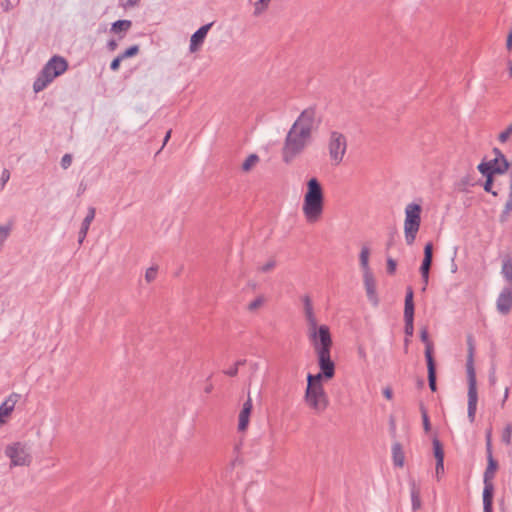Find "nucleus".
I'll return each instance as SVG.
<instances>
[{
	"mask_svg": "<svg viewBox=\"0 0 512 512\" xmlns=\"http://www.w3.org/2000/svg\"><path fill=\"white\" fill-rule=\"evenodd\" d=\"M321 123L316 106L304 109L290 127L282 147V160L289 164L299 156L312 141V135Z\"/></svg>",
	"mask_w": 512,
	"mask_h": 512,
	"instance_id": "nucleus-1",
	"label": "nucleus"
},
{
	"mask_svg": "<svg viewBox=\"0 0 512 512\" xmlns=\"http://www.w3.org/2000/svg\"><path fill=\"white\" fill-rule=\"evenodd\" d=\"M307 190L304 194L302 211L308 223L319 221L324 210V190L315 177L306 183Z\"/></svg>",
	"mask_w": 512,
	"mask_h": 512,
	"instance_id": "nucleus-2",
	"label": "nucleus"
},
{
	"mask_svg": "<svg viewBox=\"0 0 512 512\" xmlns=\"http://www.w3.org/2000/svg\"><path fill=\"white\" fill-rule=\"evenodd\" d=\"M467 346H468V355L466 361V372H467V380H468V409L467 416L471 423L474 422L476 411H477V402H478V392H477V380L476 373L474 368V354H475V342L472 335L467 336Z\"/></svg>",
	"mask_w": 512,
	"mask_h": 512,
	"instance_id": "nucleus-3",
	"label": "nucleus"
},
{
	"mask_svg": "<svg viewBox=\"0 0 512 512\" xmlns=\"http://www.w3.org/2000/svg\"><path fill=\"white\" fill-rule=\"evenodd\" d=\"M318 336L320 337V341L311 343L317 354L320 368V372L316 375H321V380L323 378L331 379L335 375V364L330 356L333 344L331 334H328L325 329H322Z\"/></svg>",
	"mask_w": 512,
	"mask_h": 512,
	"instance_id": "nucleus-4",
	"label": "nucleus"
},
{
	"mask_svg": "<svg viewBox=\"0 0 512 512\" xmlns=\"http://www.w3.org/2000/svg\"><path fill=\"white\" fill-rule=\"evenodd\" d=\"M305 402L316 413H322L328 407L329 400L321 381V375L310 373L307 375Z\"/></svg>",
	"mask_w": 512,
	"mask_h": 512,
	"instance_id": "nucleus-5",
	"label": "nucleus"
},
{
	"mask_svg": "<svg viewBox=\"0 0 512 512\" xmlns=\"http://www.w3.org/2000/svg\"><path fill=\"white\" fill-rule=\"evenodd\" d=\"M68 69V62L65 58L55 55L42 68L38 77L33 83L34 92L44 90L56 77Z\"/></svg>",
	"mask_w": 512,
	"mask_h": 512,
	"instance_id": "nucleus-6",
	"label": "nucleus"
},
{
	"mask_svg": "<svg viewBox=\"0 0 512 512\" xmlns=\"http://www.w3.org/2000/svg\"><path fill=\"white\" fill-rule=\"evenodd\" d=\"M487 467L483 474V510L484 512H493V495L494 484L493 480L499 468L498 461L493 457V453H486Z\"/></svg>",
	"mask_w": 512,
	"mask_h": 512,
	"instance_id": "nucleus-7",
	"label": "nucleus"
},
{
	"mask_svg": "<svg viewBox=\"0 0 512 512\" xmlns=\"http://www.w3.org/2000/svg\"><path fill=\"white\" fill-rule=\"evenodd\" d=\"M421 211V206L416 203H410L405 208L404 234L408 245L415 242L421 224Z\"/></svg>",
	"mask_w": 512,
	"mask_h": 512,
	"instance_id": "nucleus-8",
	"label": "nucleus"
},
{
	"mask_svg": "<svg viewBox=\"0 0 512 512\" xmlns=\"http://www.w3.org/2000/svg\"><path fill=\"white\" fill-rule=\"evenodd\" d=\"M347 147V138L343 133L336 130L330 132L327 148L332 165L338 166L342 163Z\"/></svg>",
	"mask_w": 512,
	"mask_h": 512,
	"instance_id": "nucleus-9",
	"label": "nucleus"
},
{
	"mask_svg": "<svg viewBox=\"0 0 512 512\" xmlns=\"http://www.w3.org/2000/svg\"><path fill=\"white\" fill-rule=\"evenodd\" d=\"M304 304V314L308 325V337L311 343L320 341V337L318 336L322 329H325L328 334L330 333V329L327 325H317V319L314 314L313 304L308 295L303 297Z\"/></svg>",
	"mask_w": 512,
	"mask_h": 512,
	"instance_id": "nucleus-10",
	"label": "nucleus"
},
{
	"mask_svg": "<svg viewBox=\"0 0 512 512\" xmlns=\"http://www.w3.org/2000/svg\"><path fill=\"white\" fill-rule=\"evenodd\" d=\"M5 455L10 458L11 466H28L31 463V455L28 453L26 445L21 442L8 445Z\"/></svg>",
	"mask_w": 512,
	"mask_h": 512,
	"instance_id": "nucleus-11",
	"label": "nucleus"
},
{
	"mask_svg": "<svg viewBox=\"0 0 512 512\" xmlns=\"http://www.w3.org/2000/svg\"><path fill=\"white\" fill-rule=\"evenodd\" d=\"M413 289L412 287H407L406 296H405V305H404V321L405 327L404 332L407 337H411L414 333V302H413Z\"/></svg>",
	"mask_w": 512,
	"mask_h": 512,
	"instance_id": "nucleus-12",
	"label": "nucleus"
},
{
	"mask_svg": "<svg viewBox=\"0 0 512 512\" xmlns=\"http://www.w3.org/2000/svg\"><path fill=\"white\" fill-rule=\"evenodd\" d=\"M432 261H433V244H432V242H428L424 246V258H423L422 264L420 266V274H421L422 281L424 283V286L422 288L423 291L426 289V286L428 285V282H429V273H430Z\"/></svg>",
	"mask_w": 512,
	"mask_h": 512,
	"instance_id": "nucleus-13",
	"label": "nucleus"
},
{
	"mask_svg": "<svg viewBox=\"0 0 512 512\" xmlns=\"http://www.w3.org/2000/svg\"><path fill=\"white\" fill-rule=\"evenodd\" d=\"M432 261H433V244H432V242H428L424 246V258H423L422 264L420 266V274H421L422 281L424 283V286L422 288L423 291L426 289V286L428 285V282H429V273H430Z\"/></svg>",
	"mask_w": 512,
	"mask_h": 512,
	"instance_id": "nucleus-14",
	"label": "nucleus"
},
{
	"mask_svg": "<svg viewBox=\"0 0 512 512\" xmlns=\"http://www.w3.org/2000/svg\"><path fill=\"white\" fill-rule=\"evenodd\" d=\"M432 261H433V244H432V242H428L424 246V258H423L422 264L420 266V274H421L422 281L424 283V286L422 288L423 291L426 289V286L428 285V282H429V273H430Z\"/></svg>",
	"mask_w": 512,
	"mask_h": 512,
	"instance_id": "nucleus-15",
	"label": "nucleus"
},
{
	"mask_svg": "<svg viewBox=\"0 0 512 512\" xmlns=\"http://www.w3.org/2000/svg\"><path fill=\"white\" fill-rule=\"evenodd\" d=\"M496 307L500 314L507 315L512 310V286L504 287L500 292Z\"/></svg>",
	"mask_w": 512,
	"mask_h": 512,
	"instance_id": "nucleus-16",
	"label": "nucleus"
},
{
	"mask_svg": "<svg viewBox=\"0 0 512 512\" xmlns=\"http://www.w3.org/2000/svg\"><path fill=\"white\" fill-rule=\"evenodd\" d=\"M363 280L368 300L372 303L373 306H377L379 304V298L376 291V280L373 276V273H364Z\"/></svg>",
	"mask_w": 512,
	"mask_h": 512,
	"instance_id": "nucleus-17",
	"label": "nucleus"
},
{
	"mask_svg": "<svg viewBox=\"0 0 512 512\" xmlns=\"http://www.w3.org/2000/svg\"><path fill=\"white\" fill-rule=\"evenodd\" d=\"M213 22L208 23L206 25L201 26L192 36L190 39V46L189 50L190 52H196L200 49L202 46L208 31L212 27Z\"/></svg>",
	"mask_w": 512,
	"mask_h": 512,
	"instance_id": "nucleus-18",
	"label": "nucleus"
},
{
	"mask_svg": "<svg viewBox=\"0 0 512 512\" xmlns=\"http://www.w3.org/2000/svg\"><path fill=\"white\" fill-rule=\"evenodd\" d=\"M510 163L503 162L502 167H493L491 160L481 162L477 169L485 177H494L495 174H504L509 170Z\"/></svg>",
	"mask_w": 512,
	"mask_h": 512,
	"instance_id": "nucleus-19",
	"label": "nucleus"
},
{
	"mask_svg": "<svg viewBox=\"0 0 512 512\" xmlns=\"http://www.w3.org/2000/svg\"><path fill=\"white\" fill-rule=\"evenodd\" d=\"M252 409V399L248 395V399L244 402L242 410L239 413L238 430L240 432H244L247 429Z\"/></svg>",
	"mask_w": 512,
	"mask_h": 512,
	"instance_id": "nucleus-20",
	"label": "nucleus"
},
{
	"mask_svg": "<svg viewBox=\"0 0 512 512\" xmlns=\"http://www.w3.org/2000/svg\"><path fill=\"white\" fill-rule=\"evenodd\" d=\"M19 394L12 393L1 405H0V425L5 423L4 417L9 416L19 399Z\"/></svg>",
	"mask_w": 512,
	"mask_h": 512,
	"instance_id": "nucleus-21",
	"label": "nucleus"
},
{
	"mask_svg": "<svg viewBox=\"0 0 512 512\" xmlns=\"http://www.w3.org/2000/svg\"><path fill=\"white\" fill-rule=\"evenodd\" d=\"M95 214H96V209L94 207H89L87 215L84 218V220L82 221L81 228H80V231L78 234V243L79 244H82L83 241L85 240L88 230H89V227H90V224L92 223V221L95 218Z\"/></svg>",
	"mask_w": 512,
	"mask_h": 512,
	"instance_id": "nucleus-22",
	"label": "nucleus"
},
{
	"mask_svg": "<svg viewBox=\"0 0 512 512\" xmlns=\"http://www.w3.org/2000/svg\"><path fill=\"white\" fill-rule=\"evenodd\" d=\"M131 20H117L112 23L110 32L118 35L119 39H123L125 34L131 29Z\"/></svg>",
	"mask_w": 512,
	"mask_h": 512,
	"instance_id": "nucleus-23",
	"label": "nucleus"
},
{
	"mask_svg": "<svg viewBox=\"0 0 512 512\" xmlns=\"http://www.w3.org/2000/svg\"><path fill=\"white\" fill-rule=\"evenodd\" d=\"M427 370H428V384L432 392L437 390L436 384V363L434 358L428 357Z\"/></svg>",
	"mask_w": 512,
	"mask_h": 512,
	"instance_id": "nucleus-24",
	"label": "nucleus"
},
{
	"mask_svg": "<svg viewBox=\"0 0 512 512\" xmlns=\"http://www.w3.org/2000/svg\"><path fill=\"white\" fill-rule=\"evenodd\" d=\"M393 463L397 467H403L405 461V455L400 443H394L392 446Z\"/></svg>",
	"mask_w": 512,
	"mask_h": 512,
	"instance_id": "nucleus-25",
	"label": "nucleus"
},
{
	"mask_svg": "<svg viewBox=\"0 0 512 512\" xmlns=\"http://www.w3.org/2000/svg\"><path fill=\"white\" fill-rule=\"evenodd\" d=\"M420 339L423 343H425V358H426V361H428V355H430V358H434L433 357V350H434V346H433V342L429 339V333H428V330L427 328H423L421 329L420 331Z\"/></svg>",
	"mask_w": 512,
	"mask_h": 512,
	"instance_id": "nucleus-26",
	"label": "nucleus"
},
{
	"mask_svg": "<svg viewBox=\"0 0 512 512\" xmlns=\"http://www.w3.org/2000/svg\"><path fill=\"white\" fill-rule=\"evenodd\" d=\"M511 211H512V172H511V181H510V190H509L508 199L505 203L504 209L499 218L501 223H504L508 220V217H509Z\"/></svg>",
	"mask_w": 512,
	"mask_h": 512,
	"instance_id": "nucleus-27",
	"label": "nucleus"
},
{
	"mask_svg": "<svg viewBox=\"0 0 512 512\" xmlns=\"http://www.w3.org/2000/svg\"><path fill=\"white\" fill-rule=\"evenodd\" d=\"M369 255H370L369 248L367 246H363L360 251V255H359L360 265L363 270V274L367 273V272H372L369 267Z\"/></svg>",
	"mask_w": 512,
	"mask_h": 512,
	"instance_id": "nucleus-28",
	"label": "nucleus"
},
{
	"mask_svg": "<svg viewBox=\"0 0 512 512\" xmlns=\"http://www.w3.org/2000/svg\"><path fill=\"white\" fill-rule=\"evenodd\" d=\"M411 501L412 509L414 511L419 510L421 508L420 489L416 486L415 483L412 484L411 488Z\"/></svg>",
	"mask_w": 512,
	"mask_h": 512,
	"instance_id": "nucleus-29",
	"label": "nucleus"
},
{
	"mask_svg": "<svg viewBox=\"0 0 512 512\" xmlns=\"http://www.w3.org/2000/svg\"><path fill=\"white\" fill-rule=\"evenodd\" d=\"M502 274L506 278L507 281L512 285V259L507 257L503 260L502 264Z\"/></svg>",
	"mask_w": 512,
	"mask_h": 512,
	"instance_id": "nucleus-30",
	"label": "nucleus"
},
{
	"mask_svg": "<svg viewBox=\"0 0 512 512\" xmlns=\"http://www.w3.org/2000/svg\"><path fill=\"white\" fill-rule=\"evenodd\" d=\"M433 450L436 462H444V449L438 438L433 439Z\"/></svg>",
	"mask_w": 512,
	"mask_h": 512,
	"instance_id": "nucleus-31",
	"label": "nucleus"
},
{
	"mask_svg": "<svg viewBox=\"0 0 512 512\" xmlns=\"http://www.w3.org/2000/svg\"><path fill=\"white\" fill-rule=\"evenodd\" d=\"M259 162V157L256 154H250L242 164L244 172L250 171Z\"/></svg>",
	"mask_w": 512,
	"mask_h": 512,
	"instance_id": "nucleus-32",
	"label": "nucleus"
},
{
	"mask_svg": "<svg viewBox=\"0 0 512 512\" xmlns=\"http://www.w3.org/2000/svg\"><path fill=\"white\" fill-rule=\"evenodd\" d=\"M271 0H259L254 5V15L259 16L261 15L268 7L269 2Z\"/></svg>",
	"mask_w": 512,
	"mask_h": 512,
	"instance_id": "nucleus-33",
	"label": "nucleus"
},
{
	"mask_svg": "<svg viewBox=\"0 0 512 512\" xmlns=\"http://www.w3.org/2000/svg\"><path fill=\"white\" fill-rule=\"evenodd\" d=\"M139 53V46L138 45H132L129 48H127L123 53L119 54L120 58L123 60L126 58L134 57Z\"/></svg>",
	"mask_w": 512,
	"mask_h": 512,
	"instance_id": "nucleus-34",
	"label": "nucleus"
},
{
	"mask_svg": "<svg viewBox=\"0 0 512 512\" xmlns=\"http://www.w3.org/2000/svg\"><path fill=\"white\" fill-rule=\"evenodd\" d=\"M420 411H421L422 420H423V428H424L425 432H429L431 429V424H430V420L428 417V412L423 404L420 405Z\"/></svg>",
	"mask_w": 512,
	"mask_h": 512,
	"instance_id": "nucleus-35",
	"label": "nucleus"
},
{
	"mask_svg": "<svg viewBox=\"0 0 512 512\" xmlns=\"http://www.w3.org/2000/svg\"><path fill=\"white\" fill-rule=\"evenodd\" d=\"M511 438H512V424L509 423L505 426L504 430H503V433H502V441L506 444V445H510L511 444Z\"/></svg>",
	"mask_w": 512,
	"mask_h": 512,
	"instance_id": "nucleus-36",
	"label": "nucleus"
},
{
	"mask_svg": "<svg viewBox=\"0 0 512 512\" xmlns=\"http://www.w3.org/2000/svg\"><path fill=\"white\" fill-rule=\"evenodd\" d=\"M157 273H158V267L157 266L149 267L146 270V272H145V280L148 283H151L152 281H154L156 279Z\"/></svg>",
	"mask_w": 512,
	"mask_h": 512,
	"instance_id": "nucleus-37",
	"label": "nucleus"
},
{
	"mask_svg": "<svg viewBox=\"0 0 512 512\" xmlns=\"http://www.w3.org/2000/svg\"><path fill=\"white\" fill-rule=\"evenodd\" d=\"M493 182H494V177H490V176L486 177V180L483 184V188L486 192L491 193L493 196H497L498 193L496 191L492 190Z\"/></svg>",
	"mask_w": 512,
	"mask_h": 512,
	"instance_id": "nucleus-38",
	"label": "nucleus"
},
{
	"mask_svg": "<svg viewBox=\"0 0 512 512\" xmlns=\"http://www.w3.org/2000/svg\"><path fill=\"white\" fill-rule=\"evenodd\" d=\"M511 134H512V123L504 131H502L499 134L498 140L502 143H505L509 139Z\"/></svg>",
	"mask_w": 512,
	"mask_h": 512,
	"instance_id": "nucleus-39",
	"label": "nucleus"
},
{
	"mask_svg": "<svg viewBox=\"0 0 512 512\" xmlns=\"http://www.w3.org/2000/svg\"><path fill=\"white\" fill-rule=\"evenodd\" d=\"M264 303V298L263 296H258L256 299H254L249 305H248V310L249 311H255L256 309H258L259 307H261Z\"/></svg>",
	"mask_w": 512,
	"mask_h": 512,
	"instance_id": "nucleus-40",
	"label": "nucleus"
},
{
	"mask_svg": "<svg viewBox=\"0 0 512 512\" xmlns=\"http://www.w3.org/2000/svg\"><path fill=\"white\" fill-rule=\"evenodd\" d=\"M485 440H486V453H493V450H492V428L491 427L489 429H487V431H486Z\"/></svg>",
	"mask_w": 512,
	"mask_h": 512,
	"instance_id": "nucleus-41",
	"label": "nucleus"
},
{
	"mask_svg": "<svg viewBox=\"0 0 512 512\" xmlns=\"http://www.w3.org/2000/svg\"><path fill=\"white\" fill-rule=\"evenodd\" d=\"M276 266V260L271 258L270 260L267 261V263H265L263 266L259 267V271L263 272V273H267L271 270H273Z\"/></svg>",
	"mask_w": 512,
	"mask_h": 512,
	"instance_id": "nucleus-42",
	"label": "nucleus"
},
{
	"mask_svg": "<svg viewBox=\"0 0 512 512\" xmlns=\"http://www.w3.org/2000/svg\"><path fill=\"white\" fill-rule=\"evenodd\" d=\"M397 262L389 257L387 258V273L393 275L396 272Z\"/></svg>",
	"mask_w": 512,
	"mask_h": 512,
	"instance_id": "nucleus-43",
	"label": "nucleus"
},
{
	"mask_svg": "<svg viewBox=\"0 0 512 512\" xmlns=\"http://www.w3.org/2000/svg\"><path fill=\"white\" fill-rule=\"evenodd\" d=\"M72 163V155L65 154L61 159V167L63 169H68Z\"/></svg>",
	"mask_w": 512,
	"mask_h": 512,
	"instance_id": "nucleus-44",
	"label": "nucleus"
},
{
	"mask_svg": "<svg viewBox=\"0 0 512 512\" xmlns=\"http://www.w3.org/2000/svg\"><path fill=\"white\" fill-rule=\"evenodd\" d=\"M140 0H121V5L127 9L139 4Z\"/></svg>",
	"mask_w": 512,
	"mask_h": 512,
	"instance_id": "nucleus-45",
	"label": "nucleus"
},
{
	"mask_svg": "<svg viewBox=\"0 0 512 512\" xmlns=\"http://www.w3.org/2000/svg\"><path fill=\"white\" fill-rule=\"evenodd\" d=\"M122 60H123V59H122V58H120V55H118V56H117L116 58H114V59L112 60V62L110 63V69H111L112 71H117V70L119 69V67H120V63H121V61H122Z\"/></svg>",
	"mask_w": 512,
	"mask_h": 512,
	"instance_id": "nucleus-46",
	"label": "nucleus"
},
{
	"mask_svg": "<svg viewBox=\"0 0 512 512\" xmlns=\"http://www.w3.org/2000/svg\"><path fill=\"white\" fill-rule=\"evenodd\" d=\"M9 179H10V172L8 169H4L2 171L1 179H0L2 188L8 182Z\"/></svg>",
	"mask_w": 512,
	"mask_h": 512,
	"instance_id": "nucleus-47",
	"label": "nucleus"
},
{
	"mask_svg": "<svg viewBox=\"0 0 512 512\" xmlns=\"http://www.w3.org/2000/svg\"><path fill=\"white\" fill-rule=\"evenodd\" d=\"M118 47V43L116 40L114 39H110L108 42H107V49L111 52L115 51Z\"/></svg>",
	"mask_w": 512,
	"mask_h": 512,
	"instance_id": "nucleus-48",
	"label": "nucleus"
},
{
	"mask_svg": "<svg viewBox=\"0 0 512 512\" xmlns=\"http://www.w3.org/2000/svg\"><path fill=\"white\" fill-rule=\"evenodd\" d=\"M436 475L437 477H439L440 475H442L444 473V462H439L437 461L436 462Z\"/></svg>",
	"mask_w": 512,
	"mask_h": 512,
	"instance_id": "nucleus-49",
	"label": "nucleus"
},
{
	"mask_svg": "<svg viewBox=\"0 0 512 512\" xmlns=\"http://www.w3.org/2000/svg\"><path fill=\"white\" fill-rule=\"evenodd\" d=\"M503 162H508V160L506 158H503V159H500L499 158H494L493 160H491V163L493 165V167H502L503 165Z\"/></svg>",
	"mask_w": 512,
	"mask_h": 512,
	"instance_id": "nucleus-50",
	"label": "nucleus"
},
{
	"mask_svg": "<svg viewBox=\"0 0 512 512\" xmlns=\"http://www.w3.org/2000/svg\"><path fill=\"white\" fill-rule=\"evenodd\" d=\"M224 374L230 377H235L238 374V369L235 366L230 367L229 369L224 371Z\"/></svg>",
	"mask_w": 512,
	"mask_h": 512,
	"instance_id": "nucleus-51",
	"label": "nucleus"
},
{
	"mask_svg": "<svg viewBox=\"0 0 512 512\" xmlns=\"http://www.w3.org/2000/svg\"><path fill=\"white\" fill-rule=\"evenodd\" d=\"M383 395L388 400H391L393 398V390L390 387H385L383 389Z\"/></svg>",
	"mask_w": 512,
	"mask_h": 512,
	"instance_id": "nucleus-52",
	"label": "nucleus"
},
{
	"mask_svg": "<svg viewBox=\"0 0 512 512\" xmlns=\"http://www.w3.org/2000/svg\"><path fill=\"white\" fill-rule=\"evenodd\" d=\"M506 47L509 51H512V29L507 35Z\"/></svg>",
	"mask_w": 512,
	"mask_h": 512,
	"instance_id": "nucleus-53",
	"label": "nucleus"
},
{
	"mask_svg": "<svg viewBox=\"0 0 512 512\" xmlns=\"http://www.w3.org/2000/svg\"><path fill=\"white\" fill-rule=\"evenodd\" d=\"M461 184H462L463 186H473V185H474V183L470 180V178H469L468 176H467V177L462 178V180H461Z\"/></svg>",
	"mask_w": 512,
	"mask_h": 512,
	"instance_id": "nucleus-54",
	"label": "nucleus"
},
{
	"mask_svg": "<svg viewBox=\"0 0 512 512\" xmlns=\"http://www.w3.org/2000/svg\"><path fill=\"white\" fill-rule=\"evenodd\" d=\"M493 152H494V154L496 156L495 158H499V160L503 159V158H506L505 155L498 148H494Z\"/></svg>",
	"mask_w": 512,
	"mask_h": 512,
	"instance_id": "nucleus-55",
	"label": "nucleus"
},
{
	"mask_svg": "<svg viewBox=\"0 0 512 512\" xmlns=\"http://www.w3.org/2000/svg\"><path fill=\"white\" fill-rule=\"evenodd\" d=\"M245 363H246V360L241 359V360L236 361L234 366L237 367V369H239V367L245 365Z\"/></svg>",
	"mask_w": 512,
	"mask_h": 512,
	"instance_id": "nucleus-56",
	"label": "nucleus"
},
{
	"mask_svg": "<svg viewBox=\"0 0 512 512\" xmlns=\"http://www.w3.org/2000/svg\"><path fill=\"white\" fill-rule=\"evenodd\" d=\"M508 395H509V388L506 387L502 404H504L506 402V400L508 399Z\"/></svg>",
	"mask_w": 512,
	"mask_h": 512,
	"instance_id": "nucleus-57",
	"label": "nucleus"
},
{
	"mask_svg": "<svg viewBox=\"0 0 512 512\" xmlns=\"http://www.w3.org/2000/svg\"><path fill=\"white\" fill-rule=\"evenodd\" d=\"M171 136V130H169L166 135H165V138H164V145L167 143V141L169 140Z\"/></svg>",
	"mask_w": 512,
	"mask_h": 512,
	"instance_id": "nucleus-58",
	"label": "nucleus"
},
{
	"mask_svg": "<svg viewBox=\"0 0 512 512\" xmlns=\"http://www.w3.org/2000/svg\"><path fill=\"white\" fill-rule=\"evenodd\" d=\"M390 427L392 430H395V420L393 417L390 418Z\"/></svg>",
	"mask_w": 512,
	"mask_h": 512,
	"instance_id": "nucleus-59",
	"label": "nucleus"
},
{
	"mask_svg": "<svg viewBox=\"0 0 512 512\" xmlns=\"http://www.w3.org/2000/svg\"><path fill=\"white\" fill-rule=\"evenodd\" d=\"M489 381H490V384H491V385H494V384L496 383V378H495V376H494V375L490 376V377H489Z\"/></svg>",
	"mask_w": 512,
	"mask_h": 512,
	"instance_id": "nucleus-60",
	"label": "nucleus"
},
{
	"mask_svg": "<svg viewBox=\"0 0 512 512\" xmlns=\"http://www.w3.org/2000/svg\"><path fill=\"white\" fill-rule=\"evenodd\" d=\"M212 389H213L212 384H209V385L205 388V392H206V393H210V392L212 391Z\"/></svg>",
	"mask_w": 512,
	"mask_h": 512,
	"instance_id": "nucleus-61",
	"label": "nucleus"
},
{
	"mask_svg": "<svg viewBox=\"0 0 512 512\" xmlns=\"http://www.w3.org/2000/svg\"><path fill=\"white\" fill-rule=\"evenodd\" d=\"M509 74L512 77V63H510V66H509Z\"/></svg>",
	"mask_w": 512,
	"mask_h": 512,
	"instance_id": "nucleus-62",
	"label": "nucleus"
},
{
	"mask_svg": "<svg viewBox=\"0 0 512 512\" xmlns=\"http://www.w3.org/2000/svg\"><path fill=\"white\" fill-rule=\"evenodd\" d=\"M405 344H406V346L409 344L408 338L405 339Z\"/></svg>",
	"mask_w": 512,
	"mask_h": 512,
	"instance_id": "nucleus-63",
	"label": "nucleus"
}]
</instances>
